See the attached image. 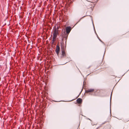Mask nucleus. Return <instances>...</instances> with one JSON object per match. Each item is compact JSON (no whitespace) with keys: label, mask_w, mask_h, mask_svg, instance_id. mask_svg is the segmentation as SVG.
Returning <instances> with one entry per match:
<instances>
[{"label":"nucleus","mask_w":129,"mask_h":129,"mask_svg":"<svg viewBox=\"0 0 129 129\" xmlns=\"http://www.w3.org/2000/svg\"><path fill=\"white\" fill-rule=\"evenodd\" d=\"M71 29V27L70 26H68L66 27V33L65 31H64L62 33V43H63V40L64 39L65 42L66 43L67 38L70 32Z\"/></svg>","instance_id":"f257e3e1"},{"label":"nucleus","mask_w":129,"mask_h":129,"mask_svg":"<svg viewBox=\"0 0 129 129\" xmlns=\"http://www.w3.org/2000/svg\"><path fill=\"white\" fill-rule=\"evenodd\" d=\"M59 32L60 31L53 29V31L52 32V35H51V36H52V44H53L56 41V38L57 36L59 35Z\"/></svg>","instance_id":"f03ea898"},{"label":"nucleus","mask_w":129,"mask_h":129,"mask_svg":"<svg viewBox=\"0 0 129 129\" xmlns=\"http://www.w3.org/2000/svg\"><path fill=\"white\" fill-rule=\"evenodd\" d=\"M61 50L62 54L60 57L61 58L64 57H66V54L64 46H61Z\"/></svg>","instance_id":"7ed1b4c3"},{"label":"nucleus","mask_w":129,"mask_h":129,"mask_svg":"<svg viewBox=\"0 0 129 129\" xmlns=\"http://www.w3.org/2000/svg\"><path fill=\"white\" fill-rule=\"evenodd\" d=\"M60 51V48L59 45H57L56 46L55 51L58 56H59V52Z\"/></svg>","instance_id":"20e7f679"},{"label":"nucleus","mask_w":129,"mask_h":129,"mask_svg":"<svg viewBox=\"0 0 129 129\" xmlns=\"http://www.w3.org/2000/svg\"><path fill=\"white\" fill-rule=\"evenodd\" d=\"M94 6V3L90 2L89 3V7L91 8V10H92Z\"/></svg>","instance_id":"39448f33"},{"label":"nucleus","mask_w":129,"mask_h":129,"mask_svg":"<svg viewBox=\"0 0 129 129\" xmlns=\"http://www.w3.org/2000/svg\"><path fill=\"white\" fill-rule=\"evenodd\" d=\"M76 101L77 103L79 104H81L82 102V100L80 98H78Z\"/></svg>","instance_id":"423d86ee"},{"label":"nucleus","mask_w":129,"mask_h":129,"mask_svg":"<svg viewBox=\"0 0 129 129\" xmlns=\"http://www.w3.org/2000/svg\"><path fill=\"white\" fill-rule=\"evenodd\" d=\"M60 28V26H57V27H56V26L55 25L54 26L53 28V29H56V30H57L58 31H59V28Z\"/></svg>","instance_id":"0eeeda50"},{"label":"nucleus","mask_w":129,"mask_h":129,"mask_svg":"<svg viewBox=\"0 0 129 129\" xmlns=\"http://www.w3.org/2000/svg\"><path fill=\"white\" fill-rule=\"evenodd\" d=\"M94 90L92 89H89V92H93L94 91Z\"/></svg>","instance_id":"6e6552de"},{"label":"nucleus","mask_w":129,"mask_h":129,"mask_svg":"<svg viewBox=\"0 0 129 129\" xmlns=\"http://www.w3.org/2000/svg\"><path fill=\"white\" fill-rule=\"evenodd\" d=\"M89 92V90H86L85 93H87Z\"/></svg>","instance_id":"1a4fd4ad"},{"label":"nucleus","mask_w":129,"mask_h":129,"mask_svg":"<svg viewBox=\"0 0 129 129\" xmlns=\"http://www.w3.org/2000/svg\"><path fill=\"white\" fill-rule=\"evenodd\" d=\"M79 95H78V96L77 97V98L78 97H79Z\"/></svg>","instance_id":"9d476101"}]
</instances>
